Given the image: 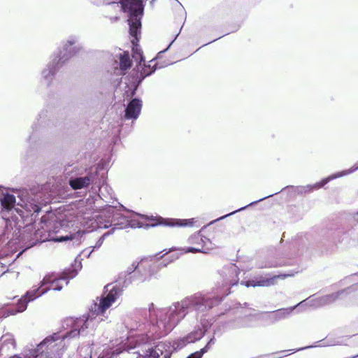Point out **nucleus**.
<instances>
[{
    "label": "nucleus",
    "instance_id": "nucleus-1",
    "mask_svg": "<svg viewBox=\"0 0 358 358\" xmlns=\"http://www.w3.org/2000/svg\"><path fill=\"white\" fill-rule=\"evenodd\" d=\"M22 192L18 196L23 203H18L22 207H15L16 199L13 194L2 192L0 194L1 207V215L5 222L3 231L0 235V248L5 247L7 252H14L17 248L29 249L39 243L49 241H64L73 239V235L62 236L54 238L53 235L60 229L69 227L66 219L57 217L52 212L43 215L37 224L38 216L41 211V206H46L52 201L50 194H44L38 192L32 197Z\"/></svg>",
    "mask_w": 358,
    "mask_h": 358
},
{
    "label": "nucleus",
    "instance_id": "nucleus-2",
    "mask_svg": "<svg viewBox=\"0 0 358 358\" xmlns=\"http://www.w3.org/2000/svg\"><path fill=\"white\" fill-rule=\"evenodd\" d=\"M227 295L211 296L197 292L162 308H156L152 303L148 308L149 329L152 333L168 335L188 314H203L218 306Z\"/></svg>",
    "mask_w": 358,
    "mask_h": 358
},
{
    "label": "nucleus",
    "instance_id": "nucleus-3",
    "mask_svg": "<svg viewBox=\"0 0 358 358\" xmlns=\"http://www.w3.org/2000/svg\"><path fill=\"white\" fill-rule=\"evenodd\" d=\"M97 317L92 309L90 313L81 317L66 318L62 324L66 331L55 332L45 337L36 348L30 350V355L33 358H62L69 341L80 336H87L88 329H92L95 322L101 320Z\"/></svg>",
    "mask_w": 358,
    "mask_h": 358
},
{
    "label": "nucleus",
    "instance_id": "nucleus-4",
    "mask_svg": "<svg viewBox=\"0 0 358 358\" xmlns=\"http://www.w3.org/2000/svg\"><path fill=\"white\" fill-rule=\"evenodd\" d=\"M81 268V262L76 259L71 267L64 269L62 272L48 273L43 277L38 286H34L31 290L27 291L18 299L16 304H6L1 308L0 317L6 318L10 315L24 312L29 302L41 296L51 289L55 291H61L63 286L59 283V280H66V284L68 285L69 280L75 278Z\"/></svg>",
    "mask_w": 358,
    "mask_h": 358
},
{
    "label": "nucleus",
    "instance_id": "nucleus-5",
    "mask_svg": "<svg viewBox=\"0 0 358 358\" xmlns=\"http://www.w3.org/2000/svg\"><path fill=\"white\" fill-rule=\"evenodd\" d=\"M148 257L142 258L139 262L134 261L126 271L121 272L117 280L118 285L109 283L104 287L99 303H94L92 308L96 316L103 314L112 304L122 295V289L128 287L134 282H143L148 275Z\"/></svg>",
    "mask_w": 358,
    "mask_h": 358
},
{
    "label": "nucleus",
    "instance_id": "nucleus-6",
    "mask_svg": "<svg viewBox=\"0 0 358 358\" xmlns=\"http://www.w3.org/2000/svg\"><path fill=\"white\" fill-rule=\"evenodd\" d=\"M166 336L148 329L145 334L129 340L127 350L136 355V358H171L176 352L173 351V343L160 341Z\"/></svg>",
    "mask_w": 358,
    "mask_h": 358
},
{
    "label": "nucleus",
    "instance_id": "nucleus-7",
    "mask_svg": "<svg viewBox=\"0 0 358 358\" xmlns=\"http://www.w3.org/2000/svg\"><path fill=\"white\" fill-rule=\"evenodd\" d=\"M147 0H119L122 10L127 14L129 34L132 37V57L138 62L137 68L141 66L145 57L138 44L141 30V19Z\"/></svg>",
    "mask_w": 358,
    "mask_h": 358
},
{
    "label": "nucleus",
    "instance_id": "nucleus-8",
    "mask_svg": "<svg viewBox=\"0 0 358 358\" xmlns=\"http://www.w3.org/2000/svg\"><path fill=\"white\" fill-rule=\"evenodd\" d=\"M82 48L83 46L75 36H71L66 41L62 42V47L52 54L51 60L41 71L42 80L48 87L50 86L59 70Z\"/></svg>",
    "mask_w": 358,
    "mask_h": 358
},
{
    "label": "nucleus",
    "instance_id": "nucleus-9",
    "mask_svg": "<svg viewBox=\"0 0 358 358\" xmlns=\"http://www.w3.org/2000/svg\"><path fill=\"white\" fill-rule=\"evenodd\" d=\"M157 67L153 68L149 71L145 68H143L141 71L134 69L129 76H128V82H125V89L124 95L127 98H131L127 102L124 108V114L123 118L124 120H131L132 121L136 120L139 117L143 102L142 100L138 97L132 98L138 90V87L142 83L145 78L151 76L156 71Z\"/></svg>",
    "mask_w": 358,
    "mask_h": 358
},
{
    "label": "nucleus",
    "instance_id": "nucleus-10",
    "mask_svg": "<svg viewBox=\"0 0 358 358\" xmlns=\"http://www.w3.org/2000/svg\"><path fill=\"white\" fill-rule=\"evenodd\" d=\"M136 215H125L119 213L114 207L109 206L94 217L92 224L96 229H108L115 231V229L125 228H142L143 224L135 218Z\"/></svg>",
    "mask_w": 358,
    "mask_h": 358
},
{
    "label": "nucleus",
    "instance_id": "nucleus-11",
    "mask_svg": "<svg viewBox=\"0 0 358 358\" xmlns=\"http://www.w3.org/2000/svg\"><path fill=\"white\" fill-rule=\"evenodd\" d=\"M99 169L96 167L94 171L87 173L85 176L71 177L69 179V185L73 189H80L92 184L100 190L105 182V178L103 175L99 176Z\"/></svg>",
    "mask_w": 358,
    "mask_h": 358
},
{
    "label": "nucleus",
    "instance_id": "nucleus-12",
    "mask_svg": "<svg viewBox=\"0 0 358 358\" xmlns=\"http://www.w3.org/2000/svg\"><path fill=\"white\" fill-rule=\"evenodd\" d=\"M291 275L290 274L271 275L267 273L265 275H256L253 278L242 281L241 283L247 287H270L275 285L277 279H285Z\"/></svg>",
    "mask_w": 358,
    "mask_h": 358
},
{
    "label": "nucleus",
    "instance_id": "nucleus-13",
    "mask_svg": "<svg viewBox=\"0 0 358 358\" xmlns=\"http://www.w3.org/2000/svg\"><path fill=\"white\" fill-rule=\"evenodd\" d=\"M78 352L81 358H115L121 354L122 350L120 348H110L106 347L99 355L96 352L93 355L90 346H83L78 348Z\"/></svg>",
    "mask_w": 358,
    "mask_h": 358
},
{
    "label": "nucleus",
    "instance_id": "nucleus-14",
    "mask_svg": "<svg viewBox=\"0 0 358 358\" xmlns=\"http://www.w3.org/2000/svg\"><path fill=\"white\" fill-rule=\"evenodd\" d=\"M38 116L39 117L37 120V122L33 124L31 126L32 131L27 139L29 142H31L36 138V133L37 131L55 125L53 115L51 113H49L48 110H43Z\"/></svg>",
    "mask_w": 358,
    "mask_h": 358
},
{
    "label": "nucleus",
    "instance_id": "nucleus-15",
    "mask_svg": "<svg viewBox=\"0 0 358 358\" xmlns=\"http://www.w3.org/2000/svg\"><path fill=\"white\" fill-rule=\"evenodd\" d=\"M204 335L205 331L196 326L192 331L173 343V351H176V352H177L178 350L186 346L187 344L201 340Z\"/></svg>",
    "mask_w": 358,
    "mask_h": 358
},
{
    "label": "nucleus",
    "instance_id": "nucleus-16",
    "mask_svg": "<svg viewBox=\"0 0 358 358\" xmlns=\"http://www.w3.org/2000/svg\"><path fill=\"white\" fill-rule=\"evenodd\" d=\"M239 268L234 264L224 266L221 271L220 275L223 276L222 285L233 287L238 282Z\"/></svg>",
    "mask_w": 358,
    "mask_h": 358
},
{
    "label": "nucleus",
    "instance_id": "nucleus-17",
    "mask_svg": "<svg viewBox=\"0 0 358 358\" xmlns=\"http://www.w3.org/2000/svg\"><path fill=\"white\" fill-rule=\"evenodd\" d=\"M338 178L336 173H333L328 177H326L313 185H307L305 186H297L295 187V192L299 195L312 192L315 190L319 189L326 185L330 181Z\"/></svg>",
    "mask_w": 358,
    "mask_h": 358
},
{
    "label": "nucleus",
    "instance_id": "nucleus-18",
    "mask_svg": "<svg viewBox=\"0 0 358 358\" xmlns=\"http://www.w3.org/2000/svg\"><path fill=\"white\" fill-rule=\"evenodd\" d=\"M194 224V219H167L162 223L152 222L149 224L150 227H155L162 224L167 227H189Z\"/></svg>",
    "mask_w": 358,
    "mask_h": 358
},
{
    "label": "nucleus",
    "instance_id": "nucleus-19",
    "mask_svg": "<svg viewBox=\"0 0 358 358\" xmlns=\"http://www.w3.org/2000/svg\"><path fill=\"white\" fill-rule=\"evenodd\" d=\"M303 301H304L299 303L296 306H294L293 307L289 308H282L272 312L268 315V320H270L271 323L274 324L280 321V320L285 318L295 309L296 306H300L302 303H303Z\"/></svg>",
    "mask_w": 358,
    "mask_h": 358
},
{
    "label": "nucleus",
    "instance_id": "nucleus-20",
    "mask_svg": "<svg viewBox=\"0 0 358 358\" xmlns=\"http://www.w3.org/2000/svg\"><path fill=\"white\" fill-rule=\"evenodd\" d=\"M341 345V342L340 341H329V340H321V341H319L317 342H316V344L315 345H308V346H305V347H302V348H297V349H293V350H291L293 352H299V351H301V350H306V349H309V348H315V347H327V346H334V345Z\"/></svg>",
    "mask_w": 358,
    "mask_h": 358
},
{
    "label": "nucleus",
    "instance_id": "nucleus-21",
    "mask_svg": "<svg viewBox=\"0 0 358 358\" xmlns=\"http://www.w3.org/2000/svg\"><path fill=\"white\" fill-rule=\"evenodd\" d=\"M275 194H277V193H273V194H269V195L266 196H264V197H263V198H261V199H258V200H257V201H252V202L250 203L249 204H248V205H246V206H243V207H241V208H238V209H237V210H234V211H233V212H231V213H228V214H227V215H223V216H221V217H218L217 219H216V220H213L212 222H210L209 223V224H213V223H215V222H217V221H220V220H224V218H226V217H229V216H231V215H234L235 213H238V212H241V211H242V210H245L248 207H249V206H252L255 205L256 203H259V202H260V201H263V200H265L266 199H267V198H268V197L273 196V195H275Z\"/></svg>",
    "mask_w": 358,
    "mask_h": 358
},
{
    "label": "nucleus",
    "instance_id": "nucleus-22",
    "mask_svg": "<svg viewBox=\"0 0 358 358\" xmlns=\"http://www.w3.org/2000/svg\"><path fill=\"white\" fill-rule=\"evenodd\" d=\"M119 59L120 70L122 71V73H124V71L129 69L132 66V61L130 59L129 52L125 51L122 54H120Z\"/></svg>",
    "mask_w": 358,
    "mask_h": 358
},
{
    "label": "nucleus",
    "instance_id": "nucleus-23",
    "mask_svg": "<svg viewBox=\"0 0 358 358\" xmlns=\"http://www.w3.org/2000/svg\"><path fill=\"white\" fill-rule=\"evenodd\" d=\"M345 292L344 289L334 292L328 295H325L320 299V304L324 306L335 301L339 296Z\"/></svg>",
    "mask_w": 358,
    "mask_h": 358
},
{
    "label": "nucleus",
    "instance_id": "nucleus-24",
    "mask_svg": "<svg viewBox=\"0 0 358 358\" xmlns=\"http://www.w3.org/2000/svg\"><path fill=\"white\" fill-rule=\"evenodd\" d=\"M113 234V231H108L107 232L104 233L99 239L98 241H96V243H95V245L92 247V249L91 250H89L87 249L83 251L84 253L88 252V254L87 255V257H89L91 255V253L92 252L93 250H96V249H99L103 244L105 238L106 236L110 235V234Z\"/></svg>",
    "mask_w": 358,
    "mask_h": 358
},
{
    "label": "nucleus",
    "instance_id": "nucleus-25",
    "mask_svg": "<svg viewBox=\"0 0 358 358\" xmlns=\"http://www.w3.org/2000/svg\"><path fill=\"white\" fill-rule=\"evenodd\" d=\"M225 329L227 330L242 329L241 317H238L227 322L225 323Z\"/></svg>",
    "mask_w": 358,
    "mask_h": 358
},
{
    "label": "nucleus",
    "instance_id": "nucleus-26",
    "mask_svg": "<svg viewBox=\"0 0 358 358\" xmlns=\"http://www.w3.org/2000/svg\"><path fill=\"white\" fill-rule=\"evenodd\" d=\"M213 322L206 318L201 317L200 319L199 324L196 325L198 328L203 329L205 334L211 327Z\"/></svg>",
    "mask_w": 358,
    "mask_h": 358
},
{
    "label": "nucleus",
    "instance_id": "nucleus-27",
    "mask_svg": "<svg viewBox=\"0 0 358 358\" xmlns=\"http://www.w3.org/2000/svg\"><path fill=\"white\" fill-rule=\"evenodd\" d=\"M242 328H252L255 325L253 318L250 316L242 317Z\"/></svg>",
    "mask_w": 358,
    "mask_h": 358
},
{
    "label": "nucleus",
    "instance_id": "nucleus-28",
    "mask_svg": "<svg viewBox=\"0 0 358 358\" xmlns=\"http://www.w3.org/2000/svg\"><path fill=\"white\" fill-rule=\"evenodd\" d=\"M189 243H200L204 242L203 237L200 235V232L192 234L188 239Z\"/></svg>",
    "mask_w": 358,
    "mask_h": 358
},
{
    "label": "nucleus",
    "instance_id": "nucleus-29",
    "mask_svg": "<svg viewBox=\"0 0 358 358\" xmlns=\"http://www.w3.org/2000/svg\"><path fill=\"white\" fill-rule=\"evenodd\" d=\"M215 341H216V340H215V337L213 336L208 341L207 344L203 348H201L199 351H197V352H199L201 355H203V354H205L206 352H208V350L210 349V346L215 343Z\"/></svg>",
    "mask_w": 358,
    "mask_h": 358
},
{
    "label": "nucleus",
    "instance_id": "nucleus-30",
    "mask_svg": "<svg viewBox=\"0 0 358 358\" xmlns=\"http://www.w3.org/2000/svg\"><path fill=\"white\" fill-rule=\"evenodd\" d=\"M185 253H188V252L196 253V252H205L202 250V248H194V247H187L185 249Z\"/></svg>",
    "mask_w": 358,
    "mask_h": 358
},
{
    "label": "nucleus",
    "instance_id": "nucleus-31",
    "mask_svg": "<svg viewBox=\"0 0 358 358\" xmlns=\"http://www.w3.org/2000/svg\"><path fill=\"white\" fill-rule=\"evenodd\" d=\"M179 34H180V32L176 35L175 38L171 41V43L169 44V45L167 46V48L166 49L159 52L158 54H162V53L166 52L170 48V47L172 45V44L173 43V42L175 41V40L176 39V38L178 37Z\"/></svg>",
    "mask_w": 358,
    "mask_h": 358
},
{
    "label": "nucleus",
    "instance_id": "nucleus-32",
    "mask_svg": "<svg viewBox=\"0 0 358 358\" xmlns=\"http://www.w3.org/2000/svg\"><path fill=\"white\" fill-rule=\"evenodd\" d=\"M202 357L203 355L196 351L194 353H192L187 358H202Z\"/></svg>",
    "mask_w": 358,
    "mask_h": 358
},
{
    "label": "nucleus",
    "instance_id": "nucleus-33",
    "mask_svg": "<svg viewBox=\"0 0 358 358\" xmlns=\"http://www.w3.org/2000/svg\"><path fill=\"white\" fill-rule=\"evenodd\" d=\"M174 1L176 2V5H174L173 6L176 8H177L178 7L182 10H184V8H183L182 5L181 4V3L178 0H174Z\"/></svg>",
    "mask_w": 358,
    "mask_h": 358
},
{
    "label": "nucleus",
    "instance_id": "nucleus-34",
    "mask_svg": "<svg viewBox=\"0 0 358 358\" xmlns=\"http://www.w3.org/2000/svg\"><path fill=\"white\" fill-rule=\"evenodd\" d=\"M204 242H201L203 244V246H205L207 245L208 243H209L211 245V241L209 238L206 237H203Z\"/></svg>",
    "mask_w": 358,
    "mask_h": 358
},
{
    "label": "nucleus",
    "instance_id": "nucleus-35",
    "mask_svg": "<svg viewBox=\"0 0 358 358\" xmlns=\"http://www.w3.org/2000/svg\"><path fill=\"white\" fill-rule=\"evenodd\" d=\"M117 2H115L113 0H110V1L103 0V3L106 4V5L115 4Z\"/></svg>",
    "mask_w": 358,
    "mask_h": 358
},
{
    "label": "nucleus",
    "instance_id": "nucleus-36",
    "mask_svg": "<svg viewBox=\"0 0 358 358\" xmlns=\"http://www.w3.org/2000/svg\"><path fill=\"white\" fill-rule=\"evenodd\" d=\"M119 20H120V17H118V16L110 17V20L112 22H117Z\"/></svg>",
    "mask_w": 358,
    "mask_h": 358
},
{
    "label": "nucleus",
    "instance_id": "nucleus-37",
    "mask_svg": "<svg viewBox=\"0 0 358 358\" xmlns=\"http://www.w3.org/2000/svg\"><path fill=\"white\" fill-rule=\"evenodd\" d=\"M221 37H222V36L219 37V38H220ZM217 39H218V38H215V39H214V40H213L212 41L208 42V43L209 44V43H212V42L216 41Z\"/></svg>",
    "mask_w": 358,
    "mask_h": 358
},
{
    "label": "nucleus",
    "instance_id": "nucleus-38",
    "mask_svg": "<svg viewBox=\"0 0 358 358\" xmlns=\"http://www.w3.org/2000/svg\"><path fill=\"white\" fill-rule=\"evenodd\" d=\"M218 332H219L218 329L214 330V334H217Z\"/></svg>",
    "mask_w": 358,
    "mask_h": 358
},
{
    "label": "nucleus",
    "instance_id": "nucleus-39",
    "mask_svg": "<svg viewBox=\"0 0 358 358\" xmlns=\"http://www.w3.org/2000/svg\"><path fill=\"white\" fill-rule=\"evenodd\" d=\"M208 43H206V44L203 45L202 46H200V48H197V50H200V48H202V47H203V46H205V45H208Z\"/></svg>",
    "mask_w": 358,
    "mask_h": 358
},
{
    "label": "nucleus",
    "instance_id": "nucleus-40",
    "mask_svg": "<svg viewBox=\"0 0 358 358\" xmlns=\"http://www.w3.org/2000/svg\"><path fill=\"white\" fill-rule=\"evenodd\" d=\"M208 43H206V44L203 45L202 46H200V48H197V50H200V48H202V47H203V46H205V45H208Z\"/></svg>",
    "mask_w": 358,
    "mask_h": 358
},
{
    "label": "nucleus",
    "instance_id": "nucleus-41",
    "mask_svg": "<svg viewBox=\"0 0 358 358\" xmlns=\"http://www.w3.org/2000/svg\"><path fill=\"white\" fill-rule=\"evenodd\" d=\"M208 43H206V44L203 45L202 46H200V48H197V50H200V48H202V47H203V46H205V45H208Z\"/></svg>",
    "mask_w": 358,
    "mask_h": 358
},
{
    "label": "nucleus",
    "instance_id": "nucleus-42",
    "mask_svg": "<svg viewBox=\"0 0 358 358\" xmlns=\"http://www.w3.org/2000/svg\"><path fill=\"white\" fill-rule=\"evenodd\" d=\"M282 190H284V188H282ZM281 192V190H280V191H279V192H277L276 193H277V194H278V193H279V192Z\"/></svg>",
    "mask_w": 358,
    "mask_h": 358
},
{
    "label": "nucleus",
    "instance_id": "nucleus-43",
    "mask_svg": "<svg viewBox=\"0 0 358 358\" xmlns=\"http://www.w3.org/2000/svg\"><path fill=\"white\" fill-rule=\"evenodd\" d=\"M285 350H282V351H280V353H285Z\"/></svg>",
    "mask_w": 358,
    "mask_h": 358
},
{
    "label": "nucleus",
    "instance_id": "nucleus-44",
    "mask_svg": "<svg viewBox=\"0 0 358 358\" xmlns=\"http://www.w3.org/2000/svg\"><path fill=\"white\" fill-rule=\"evenodd\" d=\"M294 187L293 186H287L286 188Z\"/></svg>",
    "mask_w": 358,
    "mask_h": 358
},
{
    "label": "nucleus",
    "instance_id": "nucleus-45",
    "mask_svg": "<svg viewBox=\"0 0 358 358\" xmlns=\"http://www.w3.org/2000/svg\"><path fill=\"white\" fill-rule=\"evenodd\" d=\"M155 1V0H152L150 3H152Z\"/></svg>",
    "mask_w": 358,
    "mask_h": 358
},
{
    "label": "nucleus",
    "instance_id": "nucleus-46",
    "mask_svg": "<svg viewBox=\"0 0 358 358\" xmlns=\"http://www.w3.org/2000/svg\"><path fill=\"white\" fill-rule=\"evenodd\" d=\"M357 222H358V218H357Z\"/></svg>",
    "mask_w": 358,
    "mask_h": 358
},
{
    "label": "nucleus",
    "instance_id": "nucleus-47",
    "mask_svg": "<svg viewBox=\"0 0 358 358\" xmlns=\"http://www.w3.org/2000/svg\"><path fill=\"white\" fill-rule=\"evenodd\" d=\"M357 215H358V213H357Z\"/></svg>",
    "mask_w": 358,
    "mask_h": 358
},
{
    "label": "nucleus",
    "instance_id": "nucleus-48",
    "mask_svg": "<svg viewBox=\"0 0 358 358\" xmlns=\"http://www.w3.org/2000/svg\"><path fill=\"white\" fill-rule=\"evenodd\" d=\"M1 187H0V189H1Z\"/></svg>",
    "mask_w": 358,
    "mask_h": 358
}]
</instances>
